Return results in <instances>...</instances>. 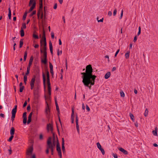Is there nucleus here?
<instances>
[{
	"instance_id": "1",
	"label": "nucleus",
	"mask_w": 158,
	"mask_h": 158,
	"mask_svg": "<svg viewBox=\"0 0 158 158\" xmlns=\"http://www.w3.org/2000/svg\"><path fill=\"white\" fill-rule=\"evenodd\" d=\"M93 69L92 65L89 64L86 67L85 72L81 73L82 78L83 79L82 82L84 85L91 89L92 85H94L95 79L97 76L93 74Z\"/></svg>"
},
{
	"instance_id": "2",
	"label": "nucleus",
	"mask_w": 158,
	"mask_h": 158,
	"mask_svg": "<svg viewBox=\"0 0 158 158\" xmlns=\"http://www.w3.org/2000/svg\"><path fill=\"white\" fill-rule=\"evenodd\" d=\"M40 51L43 55L41 57V62L44 64L46 65L47 63V42L46 34L44 30L43 31V34L42 39L40 40Z\"/></svg>"
},
{
	"instance_id": "3",
	"label": "nucleus",
	"mask_w": 158,
	"mask_h": 158,
	"mask_svg": "<svg viewBox=\"0 0 158 158\" xmlns=\"http://www.w3.org/2000/svg\"><path fill=\"white\" fill-rule=\"evenodd\" d=\"M56 150L58 152V155L60 157V158H62V152L60 149V143L59 142V140L58 139V137L57 136H56Z\"/></svg>"
},
{
	"instance_id": "4",
	"label": "nucleus",
	"mask_w": 158,
	"mask_h": 158,
	"mask_svg": "<svg viewBox=\"0 0 158 158\" xmlns=\"http://www.w3.org/2000/svg\"><path fill=\"white\" fill-rule=\"evenodd\" d=\"M32 4V6L30 8L28 12L31 11L35 7L36 2L35 0H30L29 3V6H30Z\"/></svg>"
},
{
	"instance_id": "5",
	"label": "nucleus",
	"mask_w": 158,
	"mask_h": 158,
	"mask_svg": "<svg viewBox=\"0 0 158 158\" xmlns=\"http://www.w3.org/2000/svg\"><path fill=\"white\" fill-rule=\"evenodd\" d=\"M52 139V137H50L48 138L47 140V149L46 151V152L47 154H48L49 153V149H50V148H48V147L50 146V145L51 143Z\"/></svg>"
},
{
	"instance_id": "6",
	"label": "nucleus",
	"mask_w": 158,
	"mask_h": 158,
	"mask_svg": "<svg viewBox=\"0 0 158 158\" xmlns=\"http://www.w3.org/2000/svg\"><path fill=\"white\" fill-rule=\"evenodd\" d=\"M30 143L32 144V145H30L27 150V154L28 155L31 154L32 153L33 150V146L32 144L33 143V141L31 140Z\"/></svg>"
},
{
	"instance_id": "7",
	"label": "nucleus",
	"mask_w": 158,
	"mask_h": 158,
	"mask_svg": "<svg viewBox=\"0 0 158 158\" xmlns=\"http://www.w3.org/2000/svg\"><path fill=\"white\" fill-rule=\"evenodd\" d=\"M35 76H33V77L31 80L30 85L31 86V89H33L34 88V83L35 80Z\"/></svg>"
},
{
	"instance_id": "8",
	"label": "nucleus",
	"mask_w": 158,
	"mask_h": 158,
	"mask_svg": "<svg viewBox=\"0 0 158 158\" xmlns=\"http://www.w3.org/2000/svg\"><path fill=\"white\" fill-rule=\"evenodd\" d=\"M34 99L35 100L38 99L39 97L38 90L37 89H34L33 90Z\"/></svg>"
},
{
	"instance_id": "9",
	"label": "nucleus",
	"mask_w": 158,
	"mask_h": 158,
	"mask_svg": "<svg viewBox=\"0 0 158 158\" xmlns=\"http://www.w3.org/2000/svg\"><path fill=\"white\" fill-rule=\"evenodd\" d=\"M42 73L44 87V90H45L46 88V77L45 75L43 72Z\"/></svg>"
},
{
	"instance_id": "10",
	"label": "nucleus",
	"mask_w": 158,
	"mask_h": 158,
	"mask_svg": "<svg viewBox=\"0 0 158 158\" xmlns=\"http://www.w3.org/2000/svg\"><path fill=\"white\" fill-rule=\"evenodd\" d=\"M76 128L77 131L78 133H79V126L78 125V118L77 115H76Z\"/></svg>"
},
{
	"instance_id": "11",
	"label": "nucleus",
	"mask_w": 158,
	"mask_h": 158,
	"mask_svg": "<svg viewBox=\"0 0 158 158\" xmlns=\"http://www.w3.org/2000/svg\"><path fill=\"white\" fill-rule=\"evenodd\" d=\"M50 129L51 132H52L53 131L52 125L50 123H49L47 125V130L48 131H49Z\"/></svg>"
},
{
	"instance_id": "12",
	"label": "nucleus",
	"mask_w": 158,
	"mask_h": 158,
	"mask_svg": "<svg viewBox=\"0 0 158 158\" xmlns=\"http://www.w3.org/2000/svg\"><path fill=\"white\" fill-rule=\"evenodd\" d=\"M54 146H55V145H53V144L52 143V142H51V143L50 145V146H49L48 147V148H50V149H51L52 155H53V151H54Z\"/></svg>"
},
{
	"instance_id": "13",
	"label": "nucleus",
	"mask_w": 158,
	"mask_h": 158,
	"mask_svg": "<svg viewBox=\"0 0 158 158\" xmlns=\"http://www.w3.org/2000/svg\"><path fill=\"white\" fill-rule=\"evenodd\" d=\"M118 149L120 151L123 153L125 155H127L128 153V152L127 151L125 150L124 149L122 148H118Z\"/></svg>"
},
{
	"instance_id": "14",
	"label": "nucleus",
	"mask_w": 158,
	"mask_h": 158,
	"mask_svg": "<svg viewBox=\"0 0 158 158\" xmlns=\"http://www.w3.org/2000/svg\"><path fill=\"white\" fill-rule=\"evenodd\" d=\"M46 108L45 110V113L46 114H48V111L49 112H50V110L49 108V106L48 103L47 101L46 102Z\"/></svg>"
},
{
	"instance_id": "15",
	"label": "nucleus",
	"mask_w": 158,
	"mask_h": 158,
	"mask_svg": "<svg viewBox=\"0 0 158 158\" xmlns=\"http://www.w3.org/2000/svg\"><path fill=\"white\" fill-rule=\"evenodd\" d=\"M49 48L51 52V53L52 55H53V47L52 44L51 42V41H49Z\"/></svg>"
},
{
	"instance_id": "16",
	"label": "nucleus",
	"mask_w": 158,
	"mask_h": 158,
	"mask_svg": "<svg viewBox=\"0 0 158 158\" xmlns=\"http://www.w3.org/2000/svg\"><path fill=\"white\" fill-rule=\"evenodd\" d=\"M74 110L73 108H72V113L71 116V121H72V123H73L74 122Z\"/></svg>"
},
{
	"instance_id": "17",
	"label": "nucleus",
	"mask_w": 158,
	"mask_h": 158,
	"mask_svg": "<svg viewBox=\"0 0 158 158\" xmlns=\"http://www.w3.org/2000/svg\"><path fill=\"white\" fill-rule=\"evenodd\" d=\"M45 71L46 73L47 79H50L49 73L47 68L45 69Z\"/></svg>"
},
{
	"instance_id": "18",
	"label": "nucleus",
	"mask_w": 158,
	"mask_h": 158,
	"mask_svg": "<svg viewBox=\"0 0 158 158\" xmlns=\"http://www.w3.org/2000/svg\"><path fill=\"white\" fill-rule=\"evenodd\" d=\"M55 103L56 110H57V112H59V110H60L59 108V106L58 105V104L57 102V101L56 99V98H55Z\"/></svg>"
},
{
	"instance_id": "19",
	"label": "nucleus",
	"mask_w": 158,
	"mask_h": 158,
	"mask_svg": "<svg viewBox=\"0 0 158 158\" xmlns=\"http://www.w3.org/2000/svg\"><path fill=\"white\" fill-rule=\"evenodd\" d=\"M157 127H156L155 128V130H153L152 131V133L154 135H157Z\"/></svg>"
},
{
	"instance_id": "20",
	"label": "nucleus",
	"mask_w": 158,
	"mask_h": 158,
	"mask_svg": "<svg viewBox=\"0 0 158 158\" xmlns=\"http://www.w3.org/2000/svg\"><path fill=\"white\" fill-rule=\"evenodd\" d=\"M110 72H108L106 73L104 76L105 78L106 79H108L110 76Z\"/></svg>"
},
{
	"instance_id": "21",
	"label": "nucleus",
	"mask_w": 158,
	"mask_h": 158,
	"mask_svg": "<svg viewBox=\"0 0 158 158\" xmlns=\"http://www.w3.org/2000/svg\"><path fill=\"white\" fill-rule=\"evenodd\" d=\"M16 113L14 112H11L12 116L11 117V120H12V122H13L14 120L15 117Z\"/></svg>"
},
{
	"instance_id": "22",
	"label": "nucleus",
	"mask_w": 158,
	"mask_h": 158,
	"mask_svg": "<svg viewBox=\"0 0 158 158\" xmlns=\"http://www.w3.org/2000/svg\"><path fill=\"white\" fill-rule=\"evenodd\" d=\"M15 129L14 127H12L10 131V134L11 135H13L15 134Z\"/></svg>"
},
{
	"instance_id": "23",
	"label": "nucleus",
	"mask_w": 158,
	"mask_h": 158,
	"mask_svg": "<svg viewBox=\"0 0 158 158\" xmlns=\"http://www.w3.org/2000/svg\"><path fill=\"white\" fill-rule=\"evenodd\" d=\"M42 12H43L42 10L39 9L38 10L37 15L38 19H39L40 15L41 13Z\"/></svg>"
},
{
	"instance_id": "24",
	"label": "nucleus",
	"mask_w": 158,
	"mask_h": 158,
	"mask_svg": "<svg viewBox=\"0 0 158 158\" xmlns=\"http://www.w3.org/2000/svg\"><path fill=\"white\" fill-rule=\"evenodd\" d=\"M20 35L21 37H23L24 35V32L23 29H21V30L20 31Z\"/></svg>"
},
{
	"instance_id": "25",
	"label": "nucleus",
	"mask_w": 158,
	"mask_h": 158,
	"mask_svg": "<svg viewBox=\"0 0 158 158\" xmlns=\"http://www.w3.org/2000/svg\"><path fill=\"white\" fill-rule=\"evenodd\" d=\"M27 51H25L24 52V56L23 61H25L26 60L27 56Z\"/></svg>"
},
{
	"instance_id": "26",
	"label": "nucleus",
	"mask_w": 158,
	"mask_h": 158,
	"mask_svg": "<svg viewBox=\"0 0 158 158\" xmlns=\"http://www.w3.org/2000/svg\"><path fill=\"white\" fill-rule=\"evenodd\" d=\"M17 105H15L14 106V108L13 109L11 112H14L16 113L17 112Z\"/></svg>"
},
{
	"instance_id": "27",
	"label": "nucleus",
	"mask_w": 158,
	"mask_h": 158,
	"mask_svg": "<svg viewBox=\"0 0 158 158\" xmlns=\"http://www.w3.org/2000/svg\"><path fill=\"white\" fill-rule=\"evenodd\" d=\"M35 32L34 31V34H33V37L35 39H39V36L38 35H36L35 34Z\"/></svg>"
},
{
	"instance_id": "28",
	"label": "nucleus",
	"mask_w": 158,
	"mask_h": 158,
	"mask_svg": "<svg viewBox=\"0 0 158 158\" xmlns=\"http://www.w3.org/2000/svg\"><path fill=\"white\" fill-rule=\"evenodd\" d=\"M130 51L127 52V53L125 54V56L126 59H128L129 57Z\"/></svg>"
},
{
	"instance_id": "29",
	"label": "nucleus",
	"mask_w": 158,
	"mask_h": 158,
	"mask_svg": "<svg viewBox=\"0 0 158 158\" xmlns=\"http://www.w3.org/2000/svg\"><path fill=\"white\" fill-rule=\"evenodd\" d=\"M23 40L21 39L20 40L19 42V48H21L23 45Z\"/></svg>"
},
{
	"instance_id": "30",
	"label": "nucleus",
	"mask_w": 158,
	"mask_h": 158,
	"mask_svg": "<svg viewBox=\"0 0 158 158\" xmlns=\"http://www.w3.org/2000/svg\"><path fill=\"white\" fill-rule=\"evenodd\" d=\"M27 14V11H25L23 17V20H25Z\"/></svg>"
},
{
	"instance_id": "31",
	"label": "nucleus",
	"mask_w": 158,
	"mask_h": 158,
	"mask_svg": "<svg viewBox=\"0 0 158 158\" xmlns=\"http://www.w3.org/2000/svg\"><path fill=\"white\" fill-rule=\"evenodd\" d=\"M133 122L135 121V119L134 118V116L131 113H130L129 114Z\"/></svg>"
},
{
	"instance_id": "32",
	"label": "nucleus",
	"mask_w": 158,
	"mask_h": 158,
	"mask_svg": "<svg viewBox=\"0 0 158 158\" xmlns=\"http://www.w3.org/2000/svg\"><path fill=\"white\" fill-rule=\"evenodd\" d=\"M35 73H40V70L39 68L38 67H36L35 69Z\"/></svg>"
},
{
	"instance_id": "33",
	"label": "nucleus",
	"mask_w": 158,
	"mask_h": 158,
	"mask_svg": "<svg viewBox=\"0 0 158 158\" xmlns=\"http://www.w3.org/2000/svg\"><path fill=\"white\" fill-rule=\"evenodd\" d=\"M97 147L100 150V149H101L102 148V146L101 145V144H100V143H99V142H98L97 143Z\"/></svg>"
},
{
	"instance_id": "34",
	"label": "nucleus",
	"mask_w": 158,
	"mask_h": 158,
	"mask_svg": "<svg viewBox=\"0 0 158 158\" xmlns=\"http://www.w3.org/2000/svg\"><path fill=\"white\" fill-rule=\"evenodd\" d=\"M148 111L147 108H146L145 110L144 115L145 117H147L148 115Z\"/></svg>"
},
{
	"instance_id": "35",
	"label": "nucleus",
	"mask_w": 158,
	"mask_h": 158,
	"mask_svg": "<svg viewBox=\"0 0 158 158\" xmlns=\"http://www.w3.org/2000/svg\"><path fill=\"white\" fill-rule=\"evenodd\" d=\"M14 137V135H11V136L9 138V139H8V141L9 142H10L12 141V139H13Z\"/></svg>"
},
{
	"instance_id": "36",
	"label": "nucleus",
	"mask_w": 158,
	"mask_h": 158,
	"mask_svg": "<svg viewBox=\"0 0 158 158\" xmlns=\"http://www.w3.org/2000/svg\"><path fill=\"white\" fill-rule=\"evenodd\" d=\"M4 50H3V52H5H5H6L7 51V47H6V44H4Z\"/></svg>"
},
{
	"instance_id": "37",
	"label": "nucleus",
	"mask_w": 158,
	"mask_h": 158,
	"mask_svg": "<svg viewBox=\"0 0 158 158\" xmlns=\"http://www.w3.org/2000/svg\"><path fill=\"white\" fill-rule=\"evenodd\" d=\"M26 28V23H23L22 25V27H21V29H25Z\"/></svg>"
},
{
	"instance_id": "38",
	"label": "nucleus",
	"mask_w": 158,
	"mask_h": 158,
	"mask_svg": "<svg viewBox=\"0 0 158 158\" xmlns=\"http://www.w3.org/2000/svg\"><path fill=\"white\" fill-rule=\"evenodd\" d=\"M20 89H19V92H22L23 91V89L24 88V86H21V87H19Z\"/></svg>"
},
{
	"instance_id": "39",
	"label": "nucleus",
	"mask_w": 158,
	"mask_h": 158,
	"mask_svg": "<svg viewBox=\"0 0 158 158\" xmlns=\"http://www.w3.org/2000/svg\"><path fill=\"white\" fill-rule=\"evenodd\" d=\"M23 118H27L26 112H25L23 113Z\"/></svg>"
},
{
	"instance_id": "40",
	"label": "nucleus",
	"mask_w": 158,
	"mask_h": 158,
	"mask_svg": "<svg viewBox=\"0 0 158 158\" xmlns=\"http://www.w3.org/2000/svg\"><path fill=\"white\" fill-rule=\"evenodd\" d=\"M49 65L50 70L53 69V66L50 62H49Z\"/></svg>"
},
{
	"instance_id": "41",
	"label": "nucleus",
	"mask_w": 158,
	"mask_h": 158,
	"mask_svg": "<svg viewBox=\"0 0 158 158\" xmlns=\"http://www.w3.org/2000/svg\"><path fill=\"white\" fill-rule=\"evenodd\" d=\"M62 146H64V139L63 138H62Z\"/></svg>"
},
{
	"instance_id": "42",
	"label": "nucleus",
	"mask_w": 158,
	"mask_h": 158,
	"mask_svg": "<svg viewBox=\"0 0 158 158\" xmlns=\"http://www.w3.org/2000/svg\"><path fill=\"white\" fill-rule=\"evenodd\" d=\"M36 10H34L32 12L30 15V16H32L33 15H35L36 13Z\"/></svg>"
},
{
	"instance_id": "43",
	"label": "nucleus",
	"mask_w": 158,
	"mask_h": 158,
	"mask_svg": "<svg viewBox=\"0 0 158 158\" xmlns=\"http://www.w3.org/2000/svg\"><path fill=\"white\" fill-rule=\"evenodd\" d=\"M40 6L39 9L42 10L43 6V3H39Z\"/></svg>"
},
{
	"instance_id": "44",
	"label": "nucleus",
	"mask_w": 158,
	"mask_h": 158,
	"mask_svg": "<svg viewBox=\"0 0 158 158\" xmlns=\"http://www.w3.org/2000/svg\"><path fill=\"white\" fill-rule=\"evenodd\" d=\"M27 77H26L25 76H24L23 77V81L24 82L25 84H26V82L27 81Z\"/></svg>"
},
{
	"instance_id": "45",
	"label": "nucleus",
	"mask_w": 158,
	"mask_h": 158,
	"mask_svg": "<svg viewBox=\"0 0 158 158\" xmlns=\"http://www.w3.org/2000/svg\"><path fill=\"white\" fill-rule=\"evenodd\" d=\"M33 60V56H31V57L30 58L29 62L32 63Z\"/></svg>"
},
{
	"instance_id": "46",
	"label": "nucleus",
	"mask_w": 158,
	"mask_h": 158,
	"mask_svg": "<svg viewBox=\"0 0 158 158\" xmlns=\"http://www.w3.org/2000/svg\"><path fill=\"white\" fill-rule=\"evenodd\" d=\"M120 95L122 97H124V96H125L124 93L123 91H121L120 92Z\"/></svg>"
},
{
	"instance_id": "47",
	"label": "nucleus",
	"mask_w": 158,
	"mask_h": 158,
	"mask_svg": "<svg viewBox=\"0 0 158 158\" xmlns=\"http://www.w3.org/2000/svg\"><path fill=\"white\" fill-rule=\"evenodd\" d=\"M100 150L101 151V152H102V153L103 155H104L105 154V151L104 149L103 148H102Z\"/></svg>"
},
{
	"instance_id": "48",
	"label": "nucleus",
	"mask_w": 158,
	"mask_h": 158,
	"mask_svg": "<svg viewBox=\"0 0 158 158\" xmlns=\"http://www.w3.org/2000/svg\"><path fill=\"white\" fill-rule=\"evenodd\" d=\"M48 92L51 91V85H48Z\"/></svg>"
},
{
	"instance_id": "49",
	"label": "nucleus",
	"mask_w": 158,
	"mask_h": 158,
	"mask_svg": "<svg viewBox=\"0 0 158 158\" xmlns=\"http://www.w3.org/2000/svg\"><path fill=\"white\" fill-rule=\"evenodd\" d=\"M112 155L114 158H118V156L117 154L112 153Z\"/></svg>"
},
{
	"instance_id": "50",
	"label": "nucleus",
	"mask_w": 158,
	"mask_h": 158,
	"mask_svg": "<svg viewBox=\"0 0 158 158\" xmlns=\"http://www.w3.org/2000/svg\"><path fill=\"white\" fill-rule=\"evenodd\" d=\"M27 122V118H23V123L24 124H26Z\"/></svg>"
},
{
	"instance_id": "51",
	"label": "nucleus",
	"mask_w": 158,
	"mask_h": 158,
	"mask_svg": "<svg viewBox=\"0 0 158 158\" xmlns=\"http://www.w3.org/2000/svg\"><path fill=\"white\" fill-rule=\"evenodd\" d=\"M47 82L48 85H51L50 79H47Z\"/></svg>"
},
{
	"instance_id": "52",
	"label": "nucleus",
	"mask_w": 158,
	"mask_h": 158,
	"mask_svg": "<svg viewBox=\"0 0 158 158\" xmlns=\"http://www.w3.org/2000/svg\"><path fill=\"white\" fill-rule=\"evenodd\" d=\"M62 150L63 152V153L64 154L65 152V148L64 146H62Z\"/></svg>"
},
{
	"instance_id": "53",
	"label": "nucleus",
	"mask_w": 158,
	"mask_h": 158,
	"mask_svg": "<svg viewBox=\"0 0 158 158\" xmlns=\"http://www.w3.org/2000/svg\"><path fill=\"white\" fill-rule=\"evenodd\" d=\"M119 51H120V49H118L117 51H116V52L115 53V55H114V57H116L117 56V55L118 54V52H119Z\"/></svg>"
},
{
	"instance_id": "54",
	"label": "nucleus",
	"mask_w": 158,
	"mask_h": 158,
	"mask_svg": "<svg viewBox=\"0 0 158 158\" xmlns=\"http://www.w3.org/2000/svg\"><path fill=\"white\" fill-rule=\"evenodd\" d=\"M27 101H26L24 102V103L23 105V107L24 108L27 105Z\"/></svg>"
},
{
	"instance_id": "55",
	"label": "nucleus",
	"mask_w": 158,
	"mask_h": 158,
	"mask_svg": "<svg viewBox=\"0 0 158 158\" xmlns=\"http://www.w3.org/2000/svg\"><path fill=\"white\" fill-rule=\"evenodd\" d=\"M123 10H122V11H121V14H120V19H121L122 18V17L123 16Z\"/></svg>"
},
{
	"instance_id": "56",
	"label": "nucleus",
	"mask_w": 158,
	"mask_h": 158,
	"mask_svg": "<svg viewBox=\"0 0 158 158\" xmlns=\"http://www.w3.org/2000/svg\"><path fill=\"white\" fill-rule=\"evenodd\" d=\"M98 22H103V18H102V19H100V20H98V18H97Z\"/></svg>"
},
{
	"instance_id": "57",
	"label": "nucleus",
	"mask_w": 158,
	"mask_h": 158,
	"mask_svg": "<svg viewBox=\"0 0 158 158\" xmlns=\"http://www.w3.org/2000/svg\"><path fill=\"white\" fill-rule=\"evenodd\" d=\"M32 112H31L29 114L28 118L31 119L32 115Z\"/></svg>"
},
{
	"instance_id": "58",
	"label": "nucleus",
	"mask_w": 158,
	"mask_h": 158,
	"mask_svg": "<svg viewBox=\"0 0 158 158\" xmlns=\"http://www.w3.org/2000/svg\"><path fill=\"white\" fill-rule=\"evenodd\" d=\"M51 37L52 39H54V34L53 32L51 33Z\"/></svg>"
},
{
	"instance_id": "59",
	"label": "nucleus",
	"mask_w": 158,
	"mask_h": 158,
	"mask_svg": "<svg viewBox=\"0 0 158 158\" xmlns=\"http://www.w3.org/2000/svg\"><path fill=\"white\" fill-rule=\"evenodd\" d=\"M11 13H8V16L9 19H11Z\"/></svg>"
},
{
	"instance_id": "60",
	"label": "nucleus",
	"mask_w": 158,
	"mask_h": 158,
	"mask_svg": "<svg viewBox=\"0 0 158 158\" xmlns=\"http://www.w3.org/2000/svg\"><path fill=\"white\" fill-rule=\"evenodd\" d=\"M116 13H117V10L116 9L114 10V11L113 14V15L115 16L116 15Z\"/></svg>"
},
{
	"instance_id": "61",
	"label": "nucleus",
	"mask_w": 158,
	"mask_h": 158,
	"mask_svg": "<svg viewBox=\"0 0 158 158\" xmlns=\"http://www.w3.org/2000/svg\"><path fill=\"white\" fill-rule=\"evenodd\" d=\"M86 109L88 112L90 110V109L87 105H86Z\"/></svg>"
},
{
	"instance_id": "62",
	"label": "nucleus",
	"mask_w": 158,
	"mask_h": 158,
	"mask_svg": "<svg viewBox=\"0 0 158 158\" xmlns=\"http://www.w3.org/2000/svg\"><path fill=\"white\" fill-rule=\"evenodd\" d=\"M31 119L28 118V120L27 121V124H29L31 122Z\"/></svg>"
},
{
	"instance_id": "63",
	"label": "nucleus",
	"mask_w": 158,
	"mask_h": 158,
	"mask_svg": "<svg viewBox=\"0 0 158 158\" xmlns=\"http://www.w3.org/2000/svg\"><path fill=\"white\" fill-rule=\"evenodd\" d=\"M137 40V36H136V35H135V36L134 38V40H133V41L134 42H135Z\"/></svg>"
},
{
	"instance_id": "64",
	"label": "nucleus",
	"mask_w": 158,
	"mask_h": 158,
	"mask_svg": "<svg viewBox=\"0 0 158 158\" xmlns=\"http://www.w3.org/2000/svg\"><path fill=\"white\" fill-rule=\"evenodd\" d=\"M31 109V107L30 105H28L27 107V110L28 111L29 110H30Z\"/></svg>"
}]
</instances>
